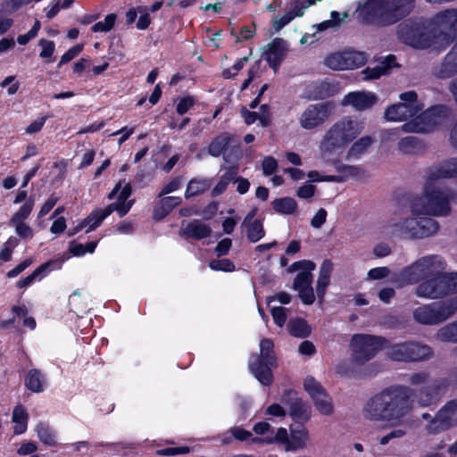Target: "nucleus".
Listing matches in <instances>:
<instances>
[{
    "label": "nucleus",
    "instance_id": "nucleus-21",
    "mask_svg": "<svg viewBox=\"0 0 457 457\" xmlns=\"http://www.w3.org/2000/svg\"><path fill=\"white\" fill-rule=\"evenodd\" d=\"M284 43L285 41L283 38L276 37L268 44L267 49L263 53V59L274 71H277L279 69L284 60L286 54Z\"/></svg>",
    "mask_w": 457,
    "mask_h": 457
},
{
    "label": "nucleus",
    "instance_id": "nucleus-49",
    "mask_svg": "<svg viewBox=\"0 0 457 457\" xmlns=\"http://www.w3.org/2000/svg\"><path fill=\"white\" fill-rule=\"evenodd\" d=\"M263 441L268 444L276 443V444L283 445L287 447L289 444V437H288L287 430L285 428H278L274 436H266L263 439Z\"/></svg>",
    "mask_w": 457,
    "mask_h": 457
},
{
    "label": "nucleus",
    "instance_id": "nucleus-5",
    "mask_svg": "<svg viewBox=\"0 0 457 457\" xmlns=\"http://www.w3.org/2000/svg\"><path fill=\"white\" fill-rule=\"evenodd\" d=\"M398 38L415 49L431 47L433 22L423 17L404 20L397 28Z\"/></svg>",
    "mask_w": 457,
    "mask_h": 457
},
{
    "label": "nucleus",
    "instance_id": "nucleus-2",
    "mask_svg": "<svg viewBox=\"0 0 457 457\" xmlns=\"http://www.w3.org/2000/svg\"><path fill=\"white\" fill-rule=\"evenodd\" d=\"M416 0H367L363 12L371 21L387 26L397 23L414 9Z\"/></svg>",
    "mask_w": 457,
    "mask_h": 457
},
{
    "label": "nucleus",
    "instance_id": "nucleus-11",
    "mask_svg": "<svg viewBox=\"0 0 457 457\" xmlns=\"http://www.w3.org/2000/svg\"><path fill=\"white\" fill-rule=\"evenodd\" d=\"M387 343L380 336L356 334L352 338V358L355 363L364 364L370 361Z\"/></svg>",
    "mask_w": 457,
    "mask_h": 457
},
{
    "label": "nucleus",
    "instance_id": "nucleus-28",
    "mask_svg": "<svg viewBox=\"0 0 457 457\" xmlns=\"http://www.w3.org/2000/svg\"><path fill=\"white\" fill-rule=\"evenodd\" d=\"M46 384V376L38 369L29 370L24 378L25 387L32 393L43 392Z\"/></svg>",
    "mask_w": 457,
    "mask_h": 457
},
{
    "label": "nucleus",
    "instance_id": "nucleus-42",
    "mask_svg": "<svg viewBox=\"0 0 457 457\" xmlns=\"http://www.w3.org/2000/svg\"><path fill=\"white\" fill-rule=\"evenodd\" d=\"M69 306L71 311L75 312L77 315L79 313H86L88 310L87 303H84L81 299L80 293L76 291L69 297Z\"/></svg>",
    "mask_w": 457,
    "mask_h": 457
},
{
    "label": "nucleus",
    "instance_id": "nucleus-54",
    "mask_svg": "<svg viewBox=\"0 0 457 457\" xmlns=\"http://www.w3.org/2000/svg\"><path fill=\"white\" fill-rule=\"evenodd\" d=\"M316 265L312 261L301 260L293 262L288 268L289 272H295L297 270L311 272L315 269Z\"/></svg>",
    "mask_w": 457,
    "mask_h": 457
},
{
    "label": "nucleus",
    "instance_id": "nucleus-13",
    "mask_svg": "<svg viewBox=\"0 0 457 457\" xmlns=\"http://www.w3.org/2000/svg\"><path fill=\"white\" fill-rule=\"evenodd\" d=\"M303 388L312 398L314 407L322 415L329 416L334 412L333 401L324 386L312 376L303 381Z\"/></svg>",
    "mask_w": 457,
    "mask_h": 457
},
{
    "label": "nucleus",
    "instance_id": "nucleus-55",
    "mask_svg": "<svg viewBox=\"0 0 457 457\" xmlns=\"http://www.w3.org/2000/svg\"><path fill=\"white\" fill-rule=\"evenodd\" d=\"M182 184L181 177L173 178L168 184H166L158 194V197H162L180 188Z\"/></svg>",
    "mask_w": 457,
    "mask_h": 457
},
{
    "label": "nucleus",
    "instance_id": "nucleus-30",
    "mask_svg": "<svg viewBox=\"0 0 457 457\" xmlns=\"http://www.w3.org/2000/svg\"><path fill=\"white\" fill-rule=\"evenodd\" d=\"M291 439L287 446V450H297L305 446L308 440V431L303 424H296L295 428L290 427Z\"/></svg>",
    "mask_w": 457,
    "mask_h": 457
},
{
    "label": "nucleus",
    "instance_id": "nucleus-43",
    "mask_svg": "<svg viewBox=\"0 0 457 457\" xmlns=\"http://www.w3.org/2000/svg\"><path fill=\"white\" fill-rule=\"evenodd\" d=\"M117 15L115 13L107 14L104 18V21H98L95 23L90 30L94 33L97 32H108L112 30L115 25Z\"/></svg>",
    "mask_w": 457,
    "mask_h": 457
},
{
    "label": "nucleus",
    "instance_id": "nucleus-7",
    "mask_svg": "<svg viewBox=\"0 0 457 457\" xmlns=\"http://www.w3.org/2000/svg\"><path fill=\"white\" fill-rule=\"evenodd\" d=\"M389 422H400L412 409V388L393 385L382 390Z\"/></svg>",
    "mask_w": 457,
    "mask_h": 457
},
{
    "label": "nucleus",
    "instance_id": "nucleus-10",
    "mask_svg": "<svg viewBox=\"0 0 457 457\" xmlns=\"http://www.w3.org/2000/svg\"><path fill=\"white\" fill-rule=\"evenodd\" d=\"M358 134L359 132L352 120L343 119L338 120L326 132L320 143V149L323 153L332 154L351 143Z\"/></svg>",
    "mask_w": 457,
    "mask_h": 457
},
{
    "label": "nucleus",
    "instance_id": "nucleus-4",
    "mask_svg": "<svg viewBox=\"0 0 457 457\" xmlns=\"http://www.w3.org/2000/svg\"><path fill=\"white\" fill-rule=\"evenodd\" d=\"M408 382L413 386H421L419 389H412V396L419 405L428 407L437 403L445 395L450 382L446 378L429 379V374L426 371L411 373Z\"/></svg>",
    "mask_w": 457,
    "mask_h": 457
},
{
    "label": "nucleus",
    "instance_id": "nucleus-37",
    "mask_svg": "<svg viewBox=\"0 0 457 457\" xmlns=\"http://www.w3.org/2000/svg\"><path fill=\"white\" fill-rule=\"evenodd\" d=\"M265 236L262 221L255 219L247 224L246 237L249 242L256 243Z\"/></svg>",
    "mask_w": 457,
    "mask_h": 457
},
{
    "label": "nucleus",
    "instance_id": "nucleus-9",
    "mask_svg": "<svg viewBox=\"0 0 457 457\" xmlns=\"http://www.w3.org/2000/svg\"><path fill=\"white\" fill-rule=\"evenodd\" d=\"M457 312V295L417 307L413 312L416 321L423 325H436L445 321Z\"/></svg>",
    "mask_w": 457,
    "mask_h": 457
},
{
    "label": "nucleus",
    "instance_id": "nucleus-6",
    "mask_svg": "<svg viewBox=\"0 0 457 457\" xmlns=\"http://www.w3.org/2000/svg\"><path fill=\"white\" fill-rule=\"evenodd\" d=\"M449 108L445 104H436L422 112H419L412 119L394 129L393 135L399 132L428 133L436 129L443 120L449 115Z\"/></svg>",
    "mask_w": 457,
    "mask_h": 457
},
{
    "label": "nucleus",
    "instance_id": "nucleus-50",
    "mask_svg": "<svg viewBox=\"0 0 457 457\" xmlns=\"http://www.w3.org/2000/svg\"><path fill=\"white\" fill-rule=\"evenodd\" d=\"M84 49L83 44H77L66 51L62 56L57 64L58 68H61L63 64L68 63L78 56Z\"/></svg>",
    "mask_w": 457,
    "mask_h": 457
},
{
    "label": "nucleus",
    "instance_id": "nucleus-36",
    "mask_svg": "<svg viewBox=\"0 0 457 457\" xmlns=\"http://www.w3.org/2000/svg\"><path fill=\"white\" fill-rule=\"evenodd\" d=\"M337 93V84L328 80H323L313 87L315 99H326Z\"/></svg>",
    "mask_w": 457,
    "mask_h": 457
},
{
    "label": "nucleus",
    "instance_id": "nucleus-26",
    "mask_svg": "<svg viewBox=\"0 0 457 457\" xmlns=\"http://www.w3.org/2000/svg\"><path fill=\"white\" fill-rule=\"evenodd\" d=\"M232 137L228 133H222L214 137L208 146V153L213 157H219L224 154L223 159L226 162H230V154H225V151L231 143Z\"/></svg>",
    "mask_w": 457,
    "mask_h": 457
},
{
    "label": "nucleus",
    "instance_id": "nucleus-8",
    "mask_svg": "<svg viewBox=\"0 0 457 457\" xmlns=\"http://www.w3.org/2000/svg\"><path fill=\"white\" fill-rule=\"evenodd\" d=\"M278 366L274 352V343L270 338L260 342V354L253 355L249 362V369L255 378L263 386H270L273 382L272 368Z\"/></svg>",
    "mask_w": 457,
    "mask_h": 457
},
{
    "label": "nucleus",
    "instance_id": "nucleus-53",
    "mask_svg": "<svg viewBox=\"0 0 457 457\" xmlns=\"http://www.w3.org/2000/svg\"><path fill=\"white\" fill-rule=\"evenodd\" d=\"M336 170L342 174L341 176L345 177H357L362 173V169L358 166L349 164H339L336 167Z\"/></svg>",
    "mask_w": 457,
    "mask_h": 457
},
{
    "label": "nucleus",
    "instance_id": "nucleus-17",
    "mask_svg": "<svg viewBox=\"0 0 457 457\" xmlns=\"http://www.w3.org/2000/svg\"><path fill=\"white\" fill-rule=\"evenodd\" d=\"M401 229L410 238H424L436 233L439 224L431 217L407 218L401 223Z\"/></svg>",
    "mask_w": 457,
    "mask_h": 457
},
{
    "label": "nucleus",
    "instance_id": "nucleus-60",
    "mask_svg": "<svg viewBox=\"0 0 457 457\" xmlns=\"http://www.w3.org/2000/svg\"><path fill=\"white\" fill-rule=\"evenodd\" d=\"M316 191V187L309 182L298 187L296 190V195L299 198L309 199L312 198Z\"/></svg>",
    "mask_w": 457,
    "mask_h": 457
},
{
    "label": "nucleus",
    "instance_id": "nucleus-15",
    "mask_svg": "<svg viewBox=\"0 0 457 457\" xmlns=\"http://www.w3.org/2000/svg\"><path fill=\"white\" fill-rule=\"evenodd\" d=\"M457 418V399L448 401L426 425L428 434L437 435L454 425Z\"/></svg>",
    "mask_w": 457,
    "mask_h": 457
},
{
    "label": "nucleus",
    "instance_id": "nucleus-20",
    "mask_svg": "<svg viewBox=\"0 0 457 457\" xmlns=\"http://www.w3.org/2000/svg\"><path fill=\"white\" fill-rule=\"evenodd\" d=\"M426 183H435L440 179H451L457 177V158H453L444 164L428 167L426 170Z\"/></svg>",
    "mask_w": 457,
    "mask_h": 457
},
{
    "label": "nucleus",
    "instance_id": "nucleus-22",
    "mask_svg": "<svg viewBox=\"0 0 457 457\" xmlns=\"http://www.w3.org/2000/svg\"><path fill=\"white\" fill-rule=\"evenodd\" d=\"M377 102V96L371 92L354 91L344 96L342 104L351 105L356 110L362 111L372 107Z\"/></svg>",
    "mask_w": 457,
    "mask_h": 457
},
{
    "label": "nucleus",
    "instance_id": "nucleus-61",
    "mask_svg": "<svg viewBox=\"0 0 457 457\" xmlns=\"http://www.w3.org/2000/svg\"><path fill=\"white\" fill-rule=\"evenodd\" d=\"M59 198L55 196L54 194H52L47 200L44 203V204L41 206L37 217L43 218L45 217L57 204Z\"/></svg>",
    "mask_w": 457,
    "mask_h": 457
},
{
    "label": "nucleus",
    "instance_id": "nucleus-47",
    "mask_svg": "<svg viewBox=\"0 0 457 457\" xmlns=\"http://www.w3.org/2000/svg\"><path fill=\"white\" fill-rule=\"evenodd\" d=\"M312 275L311 272L300 271L295 278L293 287L294 289L300 291L312 287Z\"/></svg>",
    "mask_w": 457,
    "mask_h": 457
},
{
    "label": "nucleus",
    "instance_id": "nucleus-14",
    "mask_svg": "<svg viewBox=\"0 0 457 457\" xmlns=\"http://www.w3.org/2000/svg\"><path fill=\"white\" fill-rule=\"evenodd\" d=\"M367 62V55L363 52L345 50L337 52L327 56L325 65L333 70H353L363 66Z\"/></svg>",
    "mask_w": 457,
    "mask_h": 457
},
{
    "label": "nucleus",
    "instance_id": "nucleus-1",
    "mask_svg": "<svg viewBox=\"0 0 457 457\" xmlns=\"http://www.w3.org/2000/svg\"><path fill=\"white\" fill-rule=\"evenodd\" d=\"M446 262L439 255L424 256L408 266L403 270V276L410 281H421L415 289V295L421 298L438 299L452 294L447 272H443Z\"/></svg>",
    "mask_w": 457,
    "mask_h": 457
},
{
    "label": "nucleus",
    "instance_id": "nucleus-41",
    "mask_svg": "<svg viewBox=\"0 0 457 457\" xmlns=\"http://www.w3.org/2000/svg\"><path fill=\"white\" fill-rule=\"evenodd\" d=\"M37 436L39 440L46 445L54 446L56 445L55 436L50 428L40 423L37 427Z\"/></svg>",
    "mask_w": 457,
    "mask_h": 457
},
{
    "label": "nucleus",
    "instance_id": "nucleus-64",
    "mask_svg": "<svg viewBox=\"0 0 457 457\" xmlns=\"http://www.w3.org/2000/svg\"><path fill=\"white\" fill-rule=\"evenodd\" d=\"M390 273V270L387 267H376L370 269L368 272L370 278L378 280L386 278Z\"/></svg>",
    "mask_w": 457,
    "mask_h": 457
},
{
    "label": "nucleus",
    "instance_id": "nucleus-33",
    "mask_svg": "<svg viewBox=\"0 0 457 457\" xmlns=\"http://www.w3.org/2000/svg\"><path fill=\"white\" fill-rule=\"evenodd\" d=\"M375 142V139L371 136H363L356 140L347 152V159H359L361 155L367 153L368 149Z\"/></svg>",
    "mask_w": 457,
    "mask_h": 457
},
{
    "label": "nucleus",
    "instance_id": "nucleus-59",
    "mask_svg": "<svg viewBox=\"0 0 457 457\" xmlns=\"http://www.w3.org/2000/svg\"><path fill=\"white\" fill-rule=\"evenodd\" d=\"M232 246V240L228 237L221 239L218 242L214 253L217 257L227 255Z\"/></svg>",
    "mask_w": 457,
    "mask_h": 457
},
{
    "label": "nucleus",
    "instance_id": "nucleus-51",
    "mask_svg": "<svg viewBox=\"0 0 457 457\" xmlns=\"http://www.w3.org/2000/svg\"><path fill=\"white\" fill-rule=\"evenodd\" d=\"M195 104V98L193 96H186L179 100L176 105V112L182 116L186 114Z\"/></svg>",
    "mask_w": 457,
    "mask_h": 457
},
{
    "label": "nucleus",
    "instance_id": "nucleus-18",
    "mask_svg": "<svg viewBox=\"0 0 457 457\" xmlns=\"http://www.w3.org/2000/svg\"><path fill=\"white\" fill-rule=\"evenodd\" d=\"M332 107V104L329 102L310 104L299 119L301 127L305 129L319 127L328 118Z\"/></svg>",
    "mask_w": 457,
    "mask_h": 457
},
{
    "label": "nucleus",
    "instance_id": "nucleus-35",
    "mask_svg": "<svg viewBox=\"0 0 457 457\" xmlns=\"http://www.w3.org/2000/svg\"><path fill=\"white\" fill-rule=\"evenodd\" d=\"M211 187L209 179H192L187 184L185 191V197L189 199L195 195H201Z\"/></svg>",
    "mask_w": 457,
    "mask_h": 457
},
{
    "label": "nucleus",
    "instance_id": "nucleus-23",
    "mask_svg": "<svg viewBox=\"0 0 457 457\" xmlns=\"http://www.w3.org/2000/svg\"><path fill=\"white\" fill-rule=\"evenodd\" d=\"M64 260H50L39 265L31 274L20 279L16 287L18 288H24L30 286L37 278L41 279L49 270L60 269Z\"/></svg>",
    "mask_w": 457,
    "mask_h": 457
},
{
    "label": "nucleus",
    "instance_id": "nucleus-12",
    "mask_svg": "<svg viewBox=\"0 0 457 457\" xmlns=\"http://www.w3.org/2000/svg\"><path fill=\"white\" fill-rule=\"evenodd\" d=\"M393 361L415 362L429 359L433 355L431 347L413 341L395 344L389 350Z\"/></svg>",
    "mask_w": 457,
    "mask_h": 457
},
{
    "label": "nucleus",
    "instance_id": "nucleus-3",
    "mask_svg": "<svg viewBox=\"0 0 457 457\" xmlns=\"http://www.w3.org/2000/svg\"><path fill=\"white\" fill-rule=\"evenodd\" d=\"M411 209L414 214L446 216L451 212L449 190L435 183H426L423 195L411 200Z\"/></svg>",
    "mask_w": 457,
    "mask_h": 457
},
{
    "label": "nucleus",
    "instance_id": "nucleus-27",
    "mask_svg": "<svg viewBox=\"0 0 457 457\" xmlns=\"http://www.w3.org/2000/svg\"><path fill=\"white\" fill-rule=\"evenodd\" d=\"M128 199L129 198L122 196L121 195L119 194L116 202L108 204L105 208H104V212L101 216L102 219H106L113 212H116L120 218H122L125 215H127L135 203L134 199Z\"/></svg>",
    "mask_w": 457,
    "mask_h": 457
},
{
    "label": "nucleus",
    "instance_id": "nucleus-16",
    "mask_svg": "<svg viewBox=\"0 0 457 457\" xmlns=\"http://www.w3.org/2000/svg\"><path fill=\"white\" fill-rule=\"evenodd\" d=\"M281 402L288 406V414L296 424H304L312 417V406L293 389H286L281 396Z\"/></svg>",
    "mask_w": 457,
    "mask_h": 457
},
{
    "label": "nucleus",
    "instance_id": "nucleus-34",
    "mask_svg": "<svg viewBox=\"0 0 457 457\" xmlns=\"http://www.w3.org/2000/svg\"><path fill=\"white\" fill-rule=\"evenodd\" d=\"M287 330L291 336L299 338L308 337L312 332L311 327L303 318L290 320L287 324Z\"/></svg>",
    "mask_w": 457,
    "mask_h": 457
},
{
    "label": "nucleus",
    "instance_id": "nucleus-44",
    "mask_svg": "<svg viewBox=\"0 0 457 457\" xmlns=\"http://www.w3.org/2000/svg\"><path fill=\"white\" fill-rule=\"evenodd\" d=\"M38 46L42 48L41 52L39 53V57L42 59H49L46 61L47 63L53 62L54 59L52 57L55 51L54 42L46 38H41L38 41Z\"/></svg>",
    "mask_w": 457,
    "mask_h": 457
},
{
    "label": "nucleus",
    "instance_id": "nucleus-58",
    "mask_svg": "<svg viewBox=\"0 0 457 457\" xmlns=\"http://www.w3.org/2000/svg\"><path fill=\"white\" fill-rule=\"evenodd\" d=\"M274 323L278 327H283L287 321L286 309L281 306L273 307L270 310Z\"/></svg>",
    "mask_w": 457,
    "mask_h": 457
},
{
    "label": "nucleus",
    "instance_id": "nucleus-39",
    "mask_svg": "<svg viewBox=\"0 0 457 457\" xmlns=\"http://www.w3.org/2000/svg\"><path fill=\"white\" fill-rule=\"evenodd\" d=\"M35 200L32 196H29L26 202L20 207V209L12 215L10 220V223L15 221H24L31 213L34 207Z\"/></svg>",
    "mask_w": 457,
    "mask_h": 457
},
{
    "label": "nucleus",
    "instance_id": "nucleus-63",
    "mask_svg": "<svg viewBox=\"0 0 457 457\" xmlns=\"http://www.w3.org/2000/svg\"><path fill=\"white\" fill-rule=\"evenodd\" d=\"M328 212L324 208H320L311 220V225L320 228L326 222Z\"/></svg>",
    "mask_w": 457,
    "mask_h": 457
},
{
    "label": "nucleus",
    "instance_id": "nucleus-62",
    "mask_svg": "<svg viewBox=\"0 0 457 457\" xmlns=\"http://www.w3.org/2000/svg\"><path fill=\"white\" fill-rule=\"evenodd\" d=\"M333 271V262L329 259H325L320 268L319 278L329 279Z\"/></svg>",
    "mask_w": 457,
    "mask_h": 457
},
{
    "label": "nucleus",
    "instance_id": "nucleus-24",
    "mask_svg": "<svg viewBox=\"0 0 457 457\" xmlns=\"http://www.w3.org/2000/svg\"><path fill=\"white\" fill-rule=\"evenodd\" d=\"M154 207L153 219L160 221L168 216L177 206L180 205L182 199L179 196H162Z\"/></svg>",
    "mask_w": 457,
    "mask_h": 457
},
{
    "label": "nucleus",
    "instance_id": "nucleus-46",
    "mask_svg": "<svg viewBox=\"0 0 457 457\" xmlns=\"http://www.w3.org/2000/svg\"><path fill=\"white\" fill-rule=\"evenodd\" d=\"M400 99L403 101L402 104H407L411 111L418 114L421 111V106L418 103V95L415 91H407L400 95Z\"/></svg>",
    "mask_w": 457,
    "mask_h": 457
},
{
    "label": "nucleus",
    "instance_id": "nucleus-48",
    "mask_svg": "<svg viewBox=\"0 0 457 457\" xmlns=\"http://www.w3.org/2000/svg\"><path fill=\"white\" fill-rule=\"evenodd\" d=\"M211 270L215 271L233 272L236 270L235 263L229 259L212 260L209 262Z\"/></svg>",
    "mask_w": 457,
    "mask_h": 457
},
{
    "label": "nucleus",
    "instance_id": "nucleus-38",
    "mask_svg": "<svg viewBox=\"0 0 457 457\" xmlns=\"http://www.w3.org/2000/svg\"><path fill=\"white\" fill-rule=\"evenodd\" d=\"M421 147V141L412 136L403 137L398 142V150L403 154H415Z\"/></svg>",
    "mask_w": 457,
    "mask_h": 457
},
{
    "label": "nucleus",
    "instance_id": "nucleus-31",
    "mask_svg": "<svg viewBox=\"0 0 457 457\" xmlns=\"http://www.w3.org/2000/svg\"><path fill=\"white\" fill-rule=\"evenodd\" d=\"M433 38L431 47L436 50L443 51L446 49L451 44L457 41V37L447 31L437 29L433 24Z\"/></svg>",
    "mask_w": 457,
    "mask_h": 457
},
{
    "label": "nucleus",
    "instance_id": "nucleus-56",
    "mask_svg": "<svg viewBox=\"0 0 457 457\" xmlns=\"http://www.w3.org/2000/svg\"><path fill=\"white\" fill-rule=\"evenodd\" d=\"M10 224L15 226V231L20 237L23 239L32 238V228L29 225L24 223V221H15L14 223Z\"/></svg>",
    "mask_w": 457,
    "mask_h": 457
},
{
    "label": "nucleus",
    "instance_id": "nucleus-57",
    "mask_svg": "<svg viewBox=\"0 0 457 457\" xmlns=\"http://www.w3.org/2000/svg\"><path fill=\"white\" fill-rule=\"evenodd\" d=\"M262 172L265 176H270L278 169V162L272 156H266L262 162Z\"/></svg>",
    "mask_w": 457,
    "mask_h": 457
},
{
    "label": "nucleus",
    "instance_id": "nucleus-29",
    "mask_svg": "<svg viewBox=\"0 0 457 457\" xmlns=\"http://www.w3.org/2000/svg\"><path fill=\"white\" fill-rule=\"evenodd\" d=\"M411 106L397 103L388 106L385 111V118L390 121H402L416 115L415 112L411 111Z\"/></svg>",
    "mask_w": 457,
    "mask_h": 457
},
{
    "label": "nucleus",
    "instance_id": "nucleus-45",
    "mask_svg": "<svg viewBox=\"0 0 457 457\" xmlns=\"http://www.w3.org/2000/svg\"><path fill=\"white\" fill-rule=\"evenodd\" d=\"M104 212V209H96L91 212L85 219L81 221H85L86 227H87V233L92 230H95L97 227L101 225L104 219H102V213Z\"/></svg>",
    "mask_w": 457,
    "mask_h": 457
},
{
    "label": "nucleus",
    "instance_id": "nucleus-32",
    "mask_svg": "<svg viewBox=\"0 0 457 457\" xmlns=\"http://www.w3.org/2000/svg\"><path fill=\"white\" fill-rule=\"evenodd\" d=\"M273 210L282 215H292L296 212L298 204L296 201L289 196L276 198L271 202Z\"/></svg>",
    "mask_w": 457,
    "mask_h": 457
},
{
    "label": "nucleus",
    "instance_id": "nucleus-25",
    "mask_svg": "<svg viewBox=\"0 0 457 457\" xmlns=\"http://www.w3.org/2000/svg\"><path fill=\"white\" fill-rule=\"evenodd\" d=\"M212 234V228L209 225L200 222L197 220L190 221L179 231L180 236H186L194 240H202L207 238Z\"/></svg>",
    "mask_w": 457,
    "mask_h": 457
},
{
    "label": "nucleus",
    "instance_id": "nucleus-52",
    "mask_svg": "<svg viewBox=\"0 0 457 457\" xmlns=\"http://www.w3.org/2000/svg\"><path fill=\"white\" fill-rule=\"evenodd\" d=\"M191 448L187 445L183 446H170V447H165L162 449H159L156 451V453L158 455L162 456H173V455H179V454H187L190 453Z\"/></svg>",
    "mask_w": 457,
    "mask_h": 457
},
{
    "label": "nucleus",
    "instance_id": "nucleus-40",
    "mask_svg": "<svg viewBox=\"0 0 457 457\" xmlns=\"http://www.w3.org/2000/svg\"><path fill=\"white\" fill-rule=\"evenodd\" d=\"M438 337L443 341L457 343V320L441 328Z\"/></svg>",
    "mask_w": 457,
    "mask_h": 457
},
{
    "label": "nucleus",
    "instance_id": "nucleus-19",
    "mask_svg": "<svg viewBox=\"0 0 457 457\" xmlns=\"http://www.w3.org/2000/svg\"><path fill=\"white\" fill-rule=\"evenodd\" d=\"M363 413L364 416L370 420L389 422L386 400L382 391L376 394L367 401L363 408Z\"/></svg>",
    "mask_w": 457,
    "mask_h": 457
}]
</instances>
